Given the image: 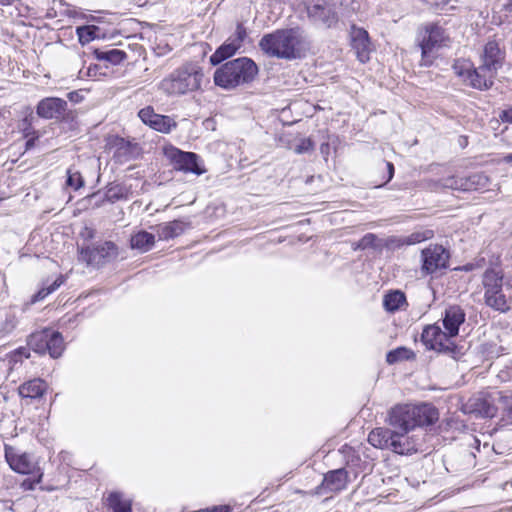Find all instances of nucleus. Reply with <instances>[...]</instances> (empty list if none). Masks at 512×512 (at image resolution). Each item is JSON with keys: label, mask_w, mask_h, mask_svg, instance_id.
Listing matches in <instances>:
<instances>
[{"label": "nucleus", "mask_w": 512, "mask_h": 512, "mask_svg": "<svg viewBox=\"0 0 512 512\" xmlns=\"http://www.w3.org/2000/svg\"><path fill=\"white\" fill-rule=\"evenodd\" d=\"M449 37L445 30L437 25H429L425 28L422 39L420 41L421 48V64L430 66L435 58V52L438 48L446 46Z\"/></svg>", "instance_id": "6"}, {"label": "nucleus", "mask_w": 512, "mask_h": 512, "mask_svg": "<svg viewBox=\"0 0 512 512\" xmlns=\"http://www.w3.org/2000/svg\"><path fill=\"white\" fill-rule=\"evenodd\" d=\"M422 273L432 274L447 267L449 254L440 245H430L422 250Z\"/></svg>", "instance_id": "9"}, {"label": "nucleus", "mask_w": 512, "mask_h": 512, "mask_svg": "<svg viewBox=\"0 0 512 512\" xmlns=\"http://www.w3.org/2000/svg\"><path fill=\"white\" fill-rule=\"evenodd\" d=\"M502 119H503L504 121H507V122L512 123V109H509V110L503 111Z\"/></svg>", "instance_id": "50"}, {"label": "nucleus", "mask_w": 512, "mask_h": 512, "mask_svg": "<svg viewBox=\"0 0 512 512\" xmlns=\"http://www.w3.org/2000/svg\"><path fill=\"white\" fill-rule=\"evenodd\" d=\"M257 72V66L251 59L238 58L218 68L214 73V82L222 88L230 89L252 81Z\"/></svg>", "instance_id": "4"}, {"label": "nucleus", "mask_w": 512, "mask_h": 512, "mask_svg": "<svg viewBox=\"0 0 512 512\" xmlns=\"http://www.w3.org/2000/svg\"><path fill=\"white\" fill-rule=\"evenodd\" d=\"M49 329L35 332L30 335L28 340L29 347L37 353L47 352Z\"/></svg>", "instance_id": "25"}, {"label": "nucleus", "mask_w": 512, "mask_h": 512, "mask_svg": "<svg viewBox=\"0 0 512 512\" xmlns=\"http://www.w3.org/2000/svg\"><path fill=\"white\" fill-rule=\"evenodd\" d=\"M47 390V384L40 378L24 382L18 387V393L22 398L36 399L43 396Z\"/></svg>", "instance_id": "20"}, {"label": "nucleus", "mask_w": 512, "mask_h": 512, "mask_svg": "<svg viewBox=\"0 0 512 512\" xmlns=\"http://www.w3.org/2000/svg\"><path fill=\"white\" fill-rule=\"evenodd\" d=\"M2 281V278L0 277V282Z\"/></svg>", "instance_id": "54"}, {"label": "nucleus", "mask_w": 512, "mask_h": 512, "mask_svg": "<svg viewBox=\"0 0 512 512\" xmlns=\"http://www.w3.org/2000/svg\"><path fill=\"white\" fill-rule=\"evenodd\" d=\"M247 38V32L243 24H237L235 32L228 38V40L236 47L240 49Z\"/></svg>", "instance_id": "39"}, {"label": "nucleus", "mask_w": 512, "mask_h": 512, "mask_svg": "<svg viewBox=\"0 0 512 512\" xmlns=\"http://www.w3.org/2000/svg\"><path fill=\"white\" fill-rule=\"evenodd\" d=\"M67 102L61 98L48 97L42 99L37 105V114L45 119L58 118L65 114Z\"/></svg>", "instance_id": "14"}, {"label": "nucleus", "mask_w": 512, "mask_h": 512, "mask_svg": "<svg viewBox=\"0 0 512 512\" xmlns=\"http://www.w3.org/2000/svg\"><path fill=\"white\" fill-rule=\"evenodd\" d=\"M415 358V353L406 348V347H398L394 350H391L386 355V361L388 364H395L400 361L410 360Z\"/></svg>", "instance_id": "32"}, {"label": "nucleus", "mask_w": 512, "mask_h": 512, "mask_svg": "<svg viewBox=\"0 0 512 512\" xmlns=\"http://www.w3.org/2000/svg\"><path fill=\"white\" fill-rule=\"evenodd\" d=\"M158 115L159 114H156L153 107L151 106L142 108L138 113V116L142 122L149 126L152 124V121L158 117Z\"/></svg>", "instance_id": "42"}, {"label": "nucleus", "mask_w": 512, "mask_h": 512, "mask_svg": "<svg viewBox=\"0 0 512 512\" xmlns=\"http://www.w3.org/2000/svg\"><path fill=\"white\" fill-rule=\"evenodd\" d=\"M64 282V279L62 276H59L58 278H56L54 280V282L49 285L47 288H42L41 290L38 291V293L35 295V301H38V300H42L44 299L46 296H48L50 293H52L53 291H55L58 287H60Z\"/></svg>", "instance_id": "40"}, {"label": "nucleus", "mask_w": 512, "mask_h": 512, "mask_svg": "<svg viewBox=\"0 0 512 512\" xmlns=\"http://www.w3.org/2000/svg\"><path fill=\"white\" fill-rule=\"evenodd\" d=\"M394 437V430H390L388 428L379 427L373 429L368 435L369 443L379 449H389L391 450L392 443Z\"/></svg>", "instance_id": "21"}, {"label": "nucleus", "mask_w": 512, "mask_h": 512, "mask_svg": "<svg viewBox=\"0 0 512 512\" xmlns=\"http://www.w3.org/2000/svg\"><path fill=\"white\" fill-rule=\"evenodd\" d=\"M496 74L497 72L490 70L481 63L478 68L472 69V67H470L465 82L475 89H489L493 85Z\"/></svg>", "instance_id": "13"}, {"label": "nucleus", "mask_w": 512, "mask_h": 512, "mask_svg": "<svg viewBox=\"0 0 512 512\" xmlns=\"http://www.w3.org/2000/svg\"><path fill=\"white\" fill-rule=\"evenodd\" d=\"M470 63L466 61H456L453 65L454 73L463 77V80L467 79L468 71L470 70Z\"/></svg>", "instance_id": "43"}, {"label": "nucleus", "mask_w": 512, "mask_h": 512, "mask_svg": "<svg viewBox=\"0 0 512 512\" xmlns=\"http://www.w3.org/2000/svg\"><path fill=\"white\" fill-rule=\"evenodd\" d=\"M421 339L427 349L449 354L455 358L456 346L452 337L446 331H442L439 325L426 326L423 329Z\"/></svg>", "instance_id": "7"}, {"label": "nucleus", "mask_w": 512, "mask_h": 512, "mask_svg": "<svg viewBox=\"0 0 512 512\" xmlns=\"http://www.w3.org/2000/svg\"><path fill=\"white\" fill-rule=\"evenodd\" d=\"M47 351L52 358H58L64 350V341L57 331L49 330Z\"/></svg>", "instance_id": "28"}, {"label": "nucleus", "mask_w": 512, "mask_h": 512, "mask_svg": "<svg viewBox=\"0 0 512 512\" xmlns=\"http://www.w3.org/2000/svg\"><path fill=\"white\" fill-rule=\"evenodd\" d=\"M354 250L373 249L381 252L384 248V239L377 237L373 233H367L357 243L352 244Z\"/></svg>", "instance_id": "24"}, {"label": "nucleus", "mask_w": 512, "mask_h": 512, "mask_svg": "<svg viewBox=\"0 0 512 512\" xmlns=\"http://www.w3.org/2000/svg\"><path fill=\"white\" fill-rule=\"evenodd\" d=\"M433 232L431 230L414 232L408 236H404V243L407 246L421 243L425 240L432 238Z\"/></svg>", "instance_id": "38"}, {"label": "nucleus", "mask_w": 512, "mask_h": 512, "mask_svg": "<svg viewBox=\"0 0 512 512\" xmlns=\"http://www.w3.org/2000/svg\"><path fill=\"white\" fill-rule=\"evenodd\" d=\"M351 45L361 63L369 61L371 44L367 31L354 27L351 31Z\"/></svg>", "instance_id": "15"}, {"label": "nucleus", "mask_w": 512, "mask_h": 512, "mask_svg": "<svg viewBox=\"0 0 512 512\" xmlns=\"http://www.w3.org/2000/svg\"><path fill=\"white\" fill-rule=\"evenodd\" d=\"M486 182H487V178L485 176H483L481 174H474L466 180L465 184H463V183L458 184V182L454 178H449L444 183V186L448 187V188H452V189L459 188V187H464L465 189H469V188H472V186L474 184L484 186L486 184Z\"/></svg>", "instance_id": "31"}, {"label": "nucleus", "mask_w": 512, "mask_h": 512, "mask_svg": "<svg viewBox=\"0 0 512 512\" xmlns=\"http://www.w3.org/2000/svg\"><path fill=\"white\" fill-rule=\"evenodd\" d=\"M41 479H42V473H40V474L38 475V477H37L36 481L31 482V481H29V480H25V481L23 482V486H24V488H26V489L32 490V489H34V484H35V483H40Z\"/></svg>", "instance_id": "48"}, {"label": "nucleus", "mask_w": 512, "mask_h": 512, "mask_svg": "<svg viewBox=\"0 0 512 512\" xmlns=\"http://www.w3.org/2000/svg\"><path fill=\"white\" fill-rule=\"evenodd\" d=\"M501 11L505 12L504 18L502 16H499L498 19L496 18V16L493 17L494 22L497 24H501L505 20L512 18V0H506V2L502 4Z\"/></svg>", "instance_id": "44"}, {"label": "nucleus", "mask_w": 512, "mask_h": 512, "mask_svg": "<svg viewBox=\"0 0 512 512\" xmlns=\"http://www.w3.org/2000/svg\"><path fill=\"white\" fill-rule=\"evenodd\" d=\"M482 284L486 305L496 311L507 312L510 305L505 291L512 287V277L504 278L500 270L487 269L483 274Z\"/></svg>", "instance_id": "5"}, {"label": "nucleus", "mask_w": 512, "mask_h": 512, "mask_svg": "<svg viewBox=\"0 0 512 512\" xmlns=\"http://www.w3.org/2000/svg\"><path fill=\"white\" fill-rule=\"evenodd\" d=\"M438 417L437 409L430 404H404L390 410L388 424L394 430L409 432L416 427L433 424Z\"/></svg>", "instance_id": "2"}, {"label": "nucleus", "mask_w": 512, "mask_h": 512, "mask_svg": "<svg viewBox=\"0 0 512 512\" xmlns=\"http://www.w3.org/2000/svg\"><path fill=\"white\" fill-rule=\"evenodd\" d=\"M201 512H231V508L228 505L215 506L211 509L200 510Z\"/></svg>", "instance_id": "47"}, {"label": "nucleus", "mask_w": 512, "mask_h": 512, "mask_svg": "<svg viewBox=\"0 0 512 512\" xmlns=\"http://www.w3.org/2000/svg\"><path fill=\"white\" fill-rule=\"evenodd\" d=\"M309 19L317 26L330 28L337 23L338 18L332 6L326 0H319L307 6Z\"/></svg>", "instance_id": "11"}, {"label": "nucleus", "mask_w": 512, "mask_h": 512, "mask_svg": "<svg viewBox=\"0 0 512 512\" xmlns=\"http://www.w3.org/2000/svg\"><path fill=\"white\" fill-rule=\"evenodd\" d=\"M166 155L177 170L192 172L196 175H202L206 172L198 164V156L193 152H184L177 148H170L166 151Z\"/></svg>", "instance_id": "10"}, {"label": "nucleus", "mask_w": 512, "mask_h": 512, "mask_svg": "<svg viewBox=\"0 0 512 512\" xmlns=\"http://www.w3.org/2000/svg\"><path fill=\"white\" fill-rule=\"evenodd\" d=\"M505 53L496 41H488L481 56L482 64L490 70L497 72L502 67Z\"/></svg>", "instance_id": "16"}, {"label": "nucleus", "mask_w": 512, "mask_h": 512, "mask_svg": "<svg viewBox=\"0 0 512 512\" xmlns=\"http://www.w3.org/2000/svg\"><path fill=\"white\" fill-rule=\"evenodd\" d=\"M150 127L161 133H169L176 127V122L169 116L159 114L158 117L152 121Z\"/></svg>", "instance_id": "34"}, {"label": "nucleus", "mask_w": 512, "mask_h": 512, "mask_svg": "<svg viewBox=\"0 0 512 512\" xmlns=\"http://www.w3.org/2000/svg\"><path fill=\"white\" fill-rule=\"evenodd\" d=\"M505 160H506L507 162H512V154L507 155V156L505 157Z\"/></svg>", "instance_id": "53"}, {"label": "nucleus", "mask_w": 512, "mask_h": 512, "mask_svg": "<svg viewBox=\"0 0 512 512\" xmlns=\"http://www.w3.org/2000/svg\"><path fill=\"white\" fill-rule=\"evenodd\" d=\"M96 31H97V27H95V26L77 27L76 33H77L79 42L82 45H85V44L91 42L95 38Z\"/></svg>", "instance_id": "37"}, {"label": "nucleus", "mask_w": 512, "mask_h": 512, "mask_svg": "<svg viewBox=\"0 0 512 512\" xmlns=\"http://www.w3.org/2000/svg\"><path fill=\"white\" fill-rule=\"evenodd\" d=\"M387 168H388V171H389V180H390V179H392L393 174H394V166H393L392 163L387 162Z\"/></svg>", "instance_id": "51"}, {"label": "nucleus", "mask_w": 512, "mask_h": 512, "mask_svg": "<svg viewBox=\"0 0 512 512\" xmlns=\"http://www.w3.org/2000/svg\"><path fill=\"white\" fill-rule=\"evenodd\" d=\"M402 246H407L406 243H404V236L402 237H389L384 239V248L388 249H396L400 248Z\"/></svg>", "instance_id": "45"}, {"label": "nucleus", "mask_w": 512, "mask_h": 512, "mask_svg": "<svg viewBox=\"0 0 512 512\" xmlns=\"http://www.w3.org/2000/svg\"><path fill=\"white\" fill-rule=\"evenodd\" d=\"M34 139H29L27 142H26V148L29 149L30 147H32L34 145Z\"/></svg>", "instance_id": "52"}, {"label": "nucleus", "mask_w": 512, "mask_h": 512, "mask_svg": "<svg viewBox=\"0 0 512 512\" xmlns=\"http://www.w3.org/2000/svg\"><path fill=\"white\" fill-rule=\"evenodd\" d=\"M406 303V297L401 291H393L384 297L383 305L387 311L399 310Z\"/></svg>", "instance_id": "30"}, {"label": "nucleus", "mask_w": 512, "mask_h": 512, "mask_svg": "<svg viewBox=\"0 0 512 512\" xmlns=\"http://www.w3.org/2000/svg\"><path fill=\"white\" fill-rule=\"evenodd\" d=\"M471 405L474 408V411L485 417H493L496 412L494 405L482 397H475L471 399Z\"/></svg>", "instance_id": "33"}, {"label": "nucleus", "mask_w": 512, "mask_h": 512, "mask_svg": "<svg viewBox=\"0 0 512 512\" xmlns=\"http://www.w3.org/2000/svg\"><path fill=\"white\" fill-rule=\"evenodd\" d=\"M203 80L202 69L197 64L187 63L163 78L158 89L166 96H182L199 90Z\"/></svg>", "instance_id": "3"}, {"label": "nucleus", "mask_w": 512, "mask_h": 512, "mask_svg": "<svg viewBox=\"0 0 512 512\" xmlns=\"http://www.w3.org/2000/svg\"><path fill=\"white\" fill-rule=\"evenodd\" d=\"M66 185L74 190H78L84 185V179L81 173L73 167L67 170Z\"/></svg>", "instance_id": "36"}, {"label": "nucleus", "mask_w": 512, "mask_h": 512, "mask_svg": "<svg viewBox=\"0 0 512 512\" xmlns=\"http://www.w3.org/2000/svg\"><path fill=\"white\" fill-rule=\"evenodd\" d=\"M259 46L270 57L291 61L304 57L310 42L301 29L287 28L264 35Z\"/></svg>", "instance_id": "1"}, {"label": "nucleus", "mask_w": 512, "mask_h": 512, "mask_svg": "<svg viewBox=\"0 0 512 512\" xmlns=\"http://www.w3.org/2000/svg\"><path fill=\"white\" fill-rule=\"evenodd\" d=\"M95 55L98 60L107 61L113 65L120 64L127 57L126 53L119 49L96 50Z\"/></svg>", "instance_id": "29"}, {"label": "nucleus", "mask_w": 512, "mask_h": 512, "mask_svg": "<svg viewBox=\"0 0 512 512\" xmlns=\"http://www.w3.org/2000/svg\"><path fill=\"white\" fill-rule=\"evenodd\" d=\"M348 481V474L344 469H337L328 472L322 485L332 492H338L345 489Z\"/></svg>", "instance_id": "22"}, {"label": "nucleus", "mask_w": 512, "mask_h": 512, "mask_svg": "<svg viewBox=\"0 0 512 512\" xmlns=\"http://www.w3.org/2000/svg\"><path fill=\"white\" fill-rule=\"evenodd\" d=\"M64 282V279L62 276H59L58 278H56L54 280V282L49 285L47 288H42L41 290L38 291V293L35 295V301H38V300H42L44 299L46 296H48L50 293H52L53 291H55L58 287H60Z\"/></svg>", "instance_id": "41"}, {"label": "nucleus", "mask_w": 512, "mask_h": 512, "mask_svg": "<svg viewBox=\"0 0 512 512\" xmlns=\"http://www.w3.org/2000/svg\"><path fill=\"white\" fill-rule=\"evenodd\" d=\"M5 458L10 468L17 473L30 474L36 469L32 456L13 446H5Z\"/></svg>", "instance_id": "12"}, {"label": "nucleus", "mask_w": 512, "mask_h": 512, "mask_svg": "<svg viewBox=\"0 0 512 512\" xmlns=\"http://www.w3.org/2000/svg\"><path fill=\"white\" fill-rule=\"evenodd\" d=\"M118 255L116 245L107 241L93 248L86 247L81 250L80 258L89 265L100 266L115 259Z\"/></svg>", "instance_id": "8"}, {"label": "nucleus", "mask_w": 512, "mask_h": 512, "mask_svg": "<svg viewBox=\"0 0 512 512\" xmlns=\"http://www.w3.org/2000/svg\"><path fill=\"white\" fill-rule=\"evenodd\" d=\"M423 1L432 6H440V5H444V4L448 3L450 0H423Z\"/></svg>", "instance_id": "49"}, {"label": "nucleus", "mask_w": 512, "mask_h": 512, "mask_svg": "<svg viewBox=\"0 0 512 512\" xmlns=\"http://www.w3.org/2000/svg\"><path fill=\"white\" fill-rule=\"evenodd\" d=\"M238 49L227 39L210 57L213 65H217L225 59L233 56Z\"/></svg>", "instance_id": "27"}, {"label": "nucleus", "mask_w": 512, "mask_h": 512, "mask_svg": "<svg viewBox=\"0 0 512 512\" xmlns=\"http://www.w3.org/2000/svg\"><path fill=\"white\" fill-rule=\"evenodd\" d=\"M127 197V190L119 185H110L104 195V200L110 203H114L120 199Z\"/></svg>", "instance_id": "35"}, {"label": "nucleus", "mask_w": 512, "mask_h": 512, "mask_svg": "<svg viewBox=\"0 0 512 512\" xmlns=\"http://www.w3.org/2000/svg\"><path fill=\"white\" fill-rule=\"evenodd\" d=\"M108 506L114 512H130L131 501L126 499L121 493L113 492L107 498Z\"/></svg>", "instance_id": "26"}, {"label": "nucleus", "mask_w": 512, "mask_h": 512, "mask_svg": "<svg viewBox=\"0 0 512 512\" xmlns=\"http://www.w3.org/2000/svg\"><path fill=\"white\" fill-rule=\"evenodd\" d=\"M131 247L141 252H147L155 244V236L147 231H139L131 237Z\"/></svg>", "instance_id": "23"}, {"label": "nucleus", "mask_w": 512, "mask_h": 512, "mask_svg": "<svg viewBox=\"0 0 512 512\" xmlns=\"http://www.w3.org/2000/svg\"><path fill=\"white\" fill-rule=\"evenodd\" d=\"M313 150V142L309 138H304L295 146L294 151L297 154L307 153Z\"/></svg>", "instance_id": "46"}, {"label": "nucleus", "mask_w": 512, "mask_h": 512, "mask_svg": "<svg viewBox=\"0 0 512 512\" xmlns=\"http://www.w3.org/2000/svg\"><path fill=\"white\" fill-rule=\"evenodd\" d=\"M465 321V313L459 306H450L445 310L443 325L450 337H455L459 332V326Z\"/></svg>", "instance_id": "17"}, {"label": "nucleus", "mask_w": 512, "mask_h": 512, "mask_svg": "<svg viewBox=\"0 0 512 512\" xmlns=\"http://www.w3.org/2000/svg\"><path fill=\"white\" fill-rule=\"evenodd\" d=\"M408 432L400 430H394V437L391 441V451L398 454H411L418 450L416 442L411 438L407 437Z\"/></svg>", "instance_id": "19"}, {"label": "nucleus", "mask_w": 512, "mask_h": 512, "mask_svg": "<svg viewBox=\"0 0 512 512\" xmlns=\"http://www.w3.org/2000/svg\"><path fill=\"white\" fill-rule=\"evenodd\" d=\"M188 227V222L184 220H174L156 226V232L159 240H169L181 235Z\"/></svg>", "instance_id": "18"}]
</instances>
